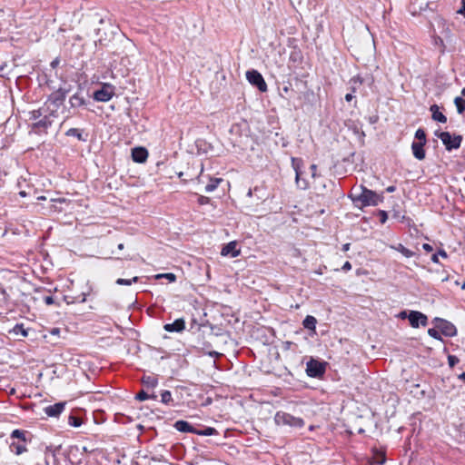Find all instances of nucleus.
<instances>
[{
	"instance_id": "e433bc0d",
	"label": "nucleus",
	"mask_w": 465,
	"mask_h": 465,
	"mask_svg": "<svg viewBox=\"0 0 465 465\" xmlns=\"http://www.w3.org/2000/svg\"><path fill=\"white\" fill-rule=\"evenodd\" d=\"M378 215H379V218H380V222L382 224L385 223L387 219H388L387 213L385 211H379Z\"/></svg>"
},
{
	"instance_id": "8fccbe9b",
	"label": "nucleus",
	"mask_w": 465,
	"mask_h": 465,
	"mask_svg": "<svg viewBox=\"0 0 465 465\" xmlns=\"http://www.w3.org/2000/svg\"><path fill=\"white\" fill-rule=\"evenodd\" d=\"M351 81V82H354V83H357V82H358V83H360V84H361V83H362V80L361 79V77H360V76L353 77Z\"/></svg>"
},
{
	"instance_id": "bf43d9fd",
	"label": "nucleus",
	"mask_w": 465,
	"mask_h": 465,
	"mask_svg": "<svg viewBox=\"0 0 465 465\" xmlns=\"http://www.w3.org/2000/svg\"><path fill=\"white\" fill-rule=\"evenodd\" d=\"M118 249L123 250L124 249V244L123 243L118 244Z\"/></svg>"
},
{
	"instance_id": "ddd939ff",
	"label": "nucleus",
	"mask_w": 465,
	"mask_h": 465,
	"mask_svg": "<svg viewBox=\"0 0 465 465\" xmlns=\"http://www.w3.org/2000/svg\"><path fill=\"white\" fill-rule=\"evenodd\" d=\"M163 329L169 332H180L185 329V322L183 319H177L173 323H167Z\"/></svg>"
},
{
	"instance_id": "bb28decb",
	"label": "nucleus",
	"mask_w": 465,
	"mask_h": 465,
	"mask_svg": "<svg viewBox=\"0 0 465 465\" xmlns=\"http://www.w3.org/2000/svg\"><path fill=\"white\" fill-rule=\"evenodd\" d=\"M83 423V420L81 418L77 417V416H74L73 414H71L69 417H68V424L70 426H73V427H80Z\"/></svg>"
},
{
	"instance_id": "5701e85b",
	"label": "nucleus",
	"mask_w": 465,
	"mask_h": 465,
	"mask_svg": "<svg viewBox=\"0 0 465 465\" xmlns=\"http://www.w3.org/2000/svg\"><path fill=\"white\" fill-rule=\"evenodd\" d=\"M222 182V178H210L209 183L205 187V191L207 193L213 192Z\"/></svg>"
},
{
	"instance_id": "c756f323",
	"label": "nucleus",
	"mask_w": 465,
	"mask_h": 465,
	"mask_svg": "<svg viewBox=\"0 0 465 465\" xmlns=\"http://www.w3.org/2000/svg\"><path fill=\"white\" fill-rule=\"evenodd\" d=\"M138 281H139V278L137 276L134 277L133 279H129V280L119 278L116 281V283L119 285H131L133 282H137Z\"/></svg>"
},
{
	"instance_id": "e2e57ef3",
	"label": "nucleus",
	"mask_w": 465,
	"mask_h": 465,
	"mask_svg": "<svg viewBox=\"0 0 465 465\" xmlns=\"http://www.w3.org/2000/svg\"><path fill=\"white\" fill-rule=\"evenodd\" d=\"M20 195L25 197V192H20Z\"/></svg>"
},
{
	"instance_id": "4be33fe9",
	"label": "nucleus",
	"mask_w": 465,
	"mask_h": 465,
	"mask_svg": "<svg viewBox=\"0 0 465 465\" xmlns=\"http://www.w3.org/2000/svg\"><path fill=\"white\" fill-rule=\"evenodd\" d=\"M391 248L400 252L407 258L414 256V252L412 251L407 249L406 247H404L401 243H399L397 245H391Z\"/></svg>"
},
{
	"instance_id": "f704fd0d",
	"label": "nucleus",
	"mask_w": 465,
	"mask_h": 465,
	"mask_svg": "<svg viewBox=\"0 0 465 465\" xmlns=\"http://www.w3.org/2000/svg\"><path fill=\"white\" fill-rule=\"evenodd\" d=\"M210 203H211V199L209 197L203 196V195H199L198 203L200 205L209 204Z\"/></svg>"
},
{
	"instance_id": "412c9836",
	"label": "nucleus",
	"mask_w": 465,
	"mask_h": 465,
	"mask_svg": "<svg viewBox=\"0 0 465 465\" xmlns=\"http://www.w3.org/2000/svg\"><path fill=\"white\" fill-rule=\"evenodd\" d=\"M316 323H317V321H316L315 317L311 316V315L306 316V318L303 320V322H302L303 327L308 330H311V331H315Z\"/></svg>"
},
{
	"instance_id": "f03ea898",
	"label": "nucleus",
	"mask_w": 465,
	"mask_h": 465,
	"mask_svg": "<svg viewBox=\"0 0 465 465\" xmlns=\"http://www.w3.org/2000/svg\"><path fill=\"white\" fill-rule=\"evenodd\" d=\"M34 435L31 431L22 429L14 430L9 435V450L15 456L28 452V445Z\"/></svg>"
},
{
	"instance_id": "a211bd4d",
	"label": "nucleus",
	"mask_w": 465,
	"mask_h": 465,
	"mask_svg": "<svg viewBox=\"0 0 465 465\" xmlns=\"http://www.w3.org/2000/svg\"><path fill=\"white\" fill-rule=\"evenodd\" d=\"M174 427L176 430L182 432H191L195 434L196 431V429L185 420L176 421Z\"/></svg>"
},
{
	"instance_id": "dca6fc26",
	"label": "nucleus",
	"mask_w": 465,
	"mask_h": 465,
	"mask_svg": "<svg viewBox=\"0 0 465 465\" xmlns=\"http://www.w3.org/2000/svg\"><path fill=\"white\" fill-rule=\"evenodd\" d=\"M425 143V142H413L411 144L413 155L418 160H423L425 158V151L423 149Z\"/></svg>"
},
{
	"instance_id": "09e8293b",
	"label": "nucleus",
	"mask_w": 465,
	"mask_h": 465,
	"mask_svg": "<svg viewBox=\"0 0 465 465\" xmlns=\"http://www.w3.org/2000/svg\"><path fill=\"white\" fill-rule=\"evenodd\" d=\"M52 202H57V203H66L67 200L65 198H58V199H52Z\"/></svg>"
},
{
	"instance_id": "1a4fd4ad",
	"label": "nucleus",
	"mask_w": 465,
	"mask_h": 465,
	"mask_svg": "<svg viewBox=\"0 0 465 465\" xmlns=\"http://www.w3.org/2000/svg\"><path fill=\"white\" fill-rule=\"evenodd\" d=\"M410 324L413 328H418L420 325L426 326L428 322L427 316L420 312L411 311L408 316Z\"/></svg>"
},
{
	"instance_id": "f8f14e48",
	"label": "nucleus",
	"mask_w": 465,
	"mask_h": 465,
	"mask_svg": "<svg viewBox=\"0 0 465 465\" xmlns=\"http://www.w3.org/2000/svg\"><path fill=\"white\" fill-rule=\"evenodd\" d=\"M241 251L237 248V243L235 242H231L227 243L223 248L222 249L221 254L223 256H231V257H237L240 254Z\"/></svg>"
},
{
	"instance_id": "b1692460",
	"label": "nucleus",
	"mask_w": 465,
	"mask_h": 465,
	"mask_svg": "<svg viewBox=\"0 0 465 465\" xmlns=\"http://www.w3.org/2000/svg\"><path fill=\"white\" fill-rule=\"evenodd\" d=\"M69 102L72 107H80L84 104V99L81 97L78 94H75L73 96H71Z\"/></svg>"
},
{
	"instance_id": "72a5a7b5",
	"label": "nucleus",
	"mask_w": 465,
	"mask_h": 465,
	"mask_svg": "<svg viewBox=\"0 0 465 465\" xmlns=\"http://www.w3.org/2000/svg\"><path fill=\"white\" fill-rule=\"evenodd\" d=\"M161 278H165L170 282H173L176 280V276L173 273H171V272H169V273H161V274L156 275V279H161Z\"/></svg>"
},
{
	"instance_id": "a18cd8bd",
	"label": "nucleus",
	"mask_w": 465,
	"mask_h": 465,
	"mask_svg": "<svg viewBox=\"0 0 465 465\" xmlns=\"http://www.w3.org/2000/svg\"><path fill=\"white\" fill-rule=\"evenodd\" d=\"M351 269V264L349 262H346L342 266L343 271H350Z\"/></svg>"
},
{
	"instance_id": "0eeeda50",
	"label": "nucleus",
	"mask_w": 465,
	"mask_h": 465,
	"mask_svg": "<svg viewBox=\"0 0 465 465\" xmlns=\"http://www.w3.org/2000/svg\"><path fill=\"white\" fill-rule=\"evenodd\" d=\"M326 371V362L311 359L306 365V373L312 378H320Z\"/></svg>"
},
{
	"instance_id": "39448f33",
	"label": "nucleus",
	"mask_w": 465,
	"mask_h": 465,
	"mask_svg": "<svg viewBox=\"0 0 465 465\" xmlns=\"http://www.w3.org/2000/svg\"><path fill=\"white\" fill-rule=\"evenodd\" d=\"M436 135L441 140L448 151L460 147L462 141L461 135H452L449 132L436 133Z\"/></svg>"
},
{
	"instance_id": "4d7b16f0",
	"label": "nucleus",
	"mask_w": 465,
	"mask_h": 465,
	"mask_svg": "<svg viewBox=\"0 0 465 465\" xmlns=\"http://www.w3.org/2000/svg\"><path fill=\"white\" fill-rule=\"evenodd\" d=\"M37 200H39V201H45V200H46V198H45V196H43V195H42V196H39V197L37 198Z\"/></svg>"
},
{
	"instance_id": "2f4dec72",
	"label": "nucleus",
	"mask_w": 465,
	"mask_h": 465,
	"mask_svg": "<svg viewBox=\"0 0 465 465\" xmlns=\"http://www.w3.org/2000/svg\"><path fill=\"white\" fill-rule=\"evenodd\" d=\"M455 327L452 324L446 322V327L443 330V333L448 336H452L455 334Z\"/></svg>"
},
{
	"instance_id": "cd10ccee",
	"label": "nucleus",
	"mask_w": 465,
	"mask_h": 465,
	"mask_svg": "<svg viewBox=\"0 0 465 465\" xmlns=\"http://www.w3.org/2000/svg\"><path fill=\"white\" fill-rule=\"evenodd\" d=\"M161 401L164 404H170L173 401L172 393L170 391H163L161 393Z\"/></svg>"
},
{
	"instance_id": "6e6552de",
	"label": "nucleus",
	"mask_w": 465,
	"mask_h": 465,
	"mask_svg": "<svg viewBox=\"0 0 465 465\" xmlns=\"http://www.w3.org/2000/svg\"><path fill=\"white\" fill-rule=\"evenodd\" d=\"M114 91L115 88L113 84L104 83L101 88L94 93L93 97L97 102H108L114 95Z\"/></svg>"
},
{
	"instance_id": "49530a36",
	"label": "nucleus",
	"mask_w": 465,
	"mask_h": 465,
	"mask_svg": "<svg viewBox=\"0 0 465 465\" xmlns=\"http://www.w3.org/2000/svg\"><path fill=\"white\" fill-rule=\"evenodd\" d=\"M461 4H462V6H461V9L460 10V13L461 15H463V16L465 17V0H462Z\"/></svg>"
},
{
	"instance_id": "2eb2a0df",
	"label": "nucleus",
	"mask_w": 465,
	"mask_h": 465,
	"mask_svg": "<svg viewBox=\"0 0 465 465\" xmlns=\"http://www.w3.org/2000/svg\"><path fill=\"white\" fill-rule=\"evenodd\" d=\"M52 121L49 119V116L46 114L44 115L43 119L35 122L32 125V129L35 132L45 131L49 126H51Z\"/></svg>"
},
{
	"instance_id": "79ce46f5",
	"label": "nucleus",
	"mask_w": 465,
	"mask_h": 465,
	"mask_svg": "<svg viewBox=\"0 0 465 465\" xmlns=\"http://www.w3.org/2000/svg\"><path fill=\"white\" fill-rule=\"evenodd\" d=\"M53 465H61L57 457V452H54V458H52Z\"/></svg>"
},
{
	"instance_id": "3c124183",
	"label": "nucleus",
	"mask_w": 465,
	"mask_h": 465,
	"mask_svg": "<svg viewBox=\"0 0 465 465\" xmlns=\"http://www.w3.org/2000/svg\"><path fill=\"white\" fill-rule=\"evenodd\" d=\"M431 261L435 263H438L439 262V258H438V254L435 253L431 256Z\"/></svg>"
},
{
	"instance_id": "c03bdc74",
	"label": "nucleus",
	"mask_w": 465,
	"mask_h": 465,
	"mask_svg": "<svg viewBox=\"0 0 465 465\" xmlns=\"http://www.w3.org/2000/svg\"><path fill=\"white\" fill-rule=\"evenodd\" d=\"M408 316H409V314L407 313V312H406V311H402V312H401L398 314V317H399L400 319H402V320H404V319L408 318Z\"/></svg>"
},
{
	"instance_id": "7c9ffc66",
	"label": "nucleus",
	"mask_w": 465,
	"mask_h": 465,
	"mask_svg": "<svg viewBox=\"0 0 465 465\" xmlns=\"http://www.w3.org/2000/svg\"><path fill=\"white\" fill-rule=\"evenodd\" d=\"M373 462L377 464H383L385 462V455L383 452H376L373 457Z\"/></svg>"
},
{
	"instance_id": "0e129e2a",
	"label": "nucleus",
	"mask_w": 465,
	"mask_h": 465,
	"mask_svg": "<svg viewBox=\"0 0 465 465\" xmlns=\"http://www.w3.org/2000/svg\"><path fill=\"white\" fill-rule=\"evenodd\" d=\"M461 289H462V290H465V282L462 283V285H461Z\"/></svg>"
},
{
	"instance_id": "423d86ee",
	"label": "nucleus",
	"mask_w": 465,
	"mask_h": 465,
	"mask_svg": "<svg viewBox=\"0 0 465 465\" xmlns=\"http://www.w3.org/2000/svg\"><path fill=\"white\" fill-rule=\"evenodd\" d=\"M246 79L248 82L257 87V89L262 92L265 93L268 90L267 84L262 75L261 73H259L257 70L252 69L246 72Z\"/></svg>"
},
{
	"instance_id": "f3484780",
	"label": "nucleus",
	"mask_w": 465,
	"mask_h": 465,
	"mask_svg": "<svg viewBox=\"0 0 465 465\" xmlns=\"http://www.w3.org/2000/svg\"><path fill=\"white\" fill-rule=\"evenodd\" d=\"M431 112V117L434 121L445 124L447 117L440 111V107L437 104H432L430 108Z\"/></svg>"
},
{
	"instance_id": "58836bf2",
	"label": "nucleus",
	"mask_w": 465,
	"mask_h": 465,
	"mask_svg": "<svg viewBox=\"0 0 465 465\" xmlns=\"http://www.w3.org/2000/svg\"><path fill=\"white\" fill-rule=\"evenodd\" d=\"M291 86H292L291 84H289L288 85L283 86L282 89V93H281V95L283 96V94H289L292 91Z\"/></svg>"
},
{
	"instance_id": "de8ad7c7",
	"label": "nucleus",
	"mask_w": 465,
	"mask_h": 465,
	"mask_svg": "<svg viewBox=\"0 0 465 465\" xmlns=\"http://www.w3.org/2000/svg\"><path fill=\"white\" fill-rule=\"evenodd\" d=\"M353 97H354V96H353V94H347L345 95V100H346L347 102H351V101L353 99Z\"/></svg>"
},
{
	"instance_id": "4468645a",
	"label": "nucleus",
	"mask_w": 465,
	"mask_h": 465,
	"mask_svg": "<svg viewBox=\"0 0 465 465\" xmlns=\"http://www.w3.org/2000/svg\"><path fill=\"white\" fill-rule=\"evenodd\" d=\"M59 447L53 445L45 446L44 450V464L37 463L35 465H50L52 458H54V452H58Z\"/></svg>"
},
{
	"instance_id": "7ed1b4c3",
	"label": "nucleus",
	"mask_w": 465,
	"mask_h": 465,
	"mask_svg": "<svg viewBox=\"0 0 465 465\" xmlns=\"http://www.w3.org/2000/svg\"><path fill=\"white\" fill-rule=\"evenodd\" d=\"M64 101V94L60 92L54 93L50 95L47 102L45 103V108H40L34 110L30 113V120H37L42 117L45 113H48L51 116H56L58 108L63 104Z\"/></svg>"
},
{
	"instance_id": "052dcab7",
	"label": "nucleus",
	"mask_w": 465,
	"mask_h": 465,
	"mask_svg": "<svg viewBox=\"0 0 465 465\" xmlns=\"http://www.w3.org/2000/svg\"><path fill=\"white\" fill-rule=\"evenodd\" d=\"M76 129H71L69 132L72 133V134H74V132H76Z\"/></svg>"
},
{
	"instance_id": "c85d7f7f",
	"label": "nucleus",
	"mask_w": 465,
	"mask_h": 465,
	"mask_svg": "<svg viewBox=\"0 0 465 465\" xmlns=\"http://www.w3.org/2000/svg\"><path fill=\"white\" fill-rule=\"evenodd\" d=\"M156 398H157V396L155 394L149 395L144 391H141L140 392H138L136 394V399L138 401H145V400H148V399L156 400Z\"/></svg>"
},
{
	"instance_id": "aec40b11",
	"label": "nucleus",
	"mask_w": 465,
	"mask_h": 465,
	"mask_svg": "<svg viewBox=\"0 0 465 465\" xmlns=\"http://www.w3.org/2000/svg\"><path fill=\"white\" fill-rule=\"evenodd\" d=\"M461 94L464 97H456L454 100V104L457 107V111L459 114H463L465 111V88L461 90Z\"/></svg>"
},
{
	"instance_id": "864d4df0",
	"label": "nucleus",
	"mask_w": 465,
	"mask_h": 465,
	"mask_svg": "<svg viewBox=\"0 0 465 465\" xmlns=\"http://www.w3.org/2000/svg\"><path fill=\"white\" fill-rule=\"evenodd\" d=\"M438 255H440L443 258H447L448 257L447 252L444 250L440 251Z\"/></svg>"
},
{
	"instance_id": "a19ab883",
	"label": "nucleus",
	"mask_w": 465,
	"mask_h": 465,
	"mask_svg": "<svg viewBox=\"0 0 465 465\" xmlns=\"http://www.w3.org/2000/svg\"><path fill=\"white\" fill-rule=\"evenodd\" d=\"M422 248H423V249H424V251H426L427 252H430L433 250L432 246H431V245H430L429 243H424V244L422 245Z\"/></svg>"
},
{
	"instance_id": "680f3d73",
	"label": "nucleus",
	"mask_w": 465,
	"mask_h": 465,
	"mask_svg": "<svg viewBox=\"0 0 465 465\" xmlns=\"http://www.w3.org/2000/svg\"><path fill=\"white\" fill-rule=\"evenodd\" d=\"M76 129H71L69 132L72 133V134H74V132H76Z\"/></svg>"
},
{
	"instance_id": "603ef678",
	"label": "nucleus",
	"mask_w": 465,
	"mask_h": 465,
	"mask_svg": "<svg viewBox=\"0 0 465 465\" xmlns=\"http://www.w3.org/2000/svg\"><path fill=\"white\" fill-rule=\"evenodd\" d=\"M58 64H59V60L56 58V59H54V60L51 63V66H52L53 68H54V67H56V66L58 65Z\"/></svg>"
},
{
	"instance_id": "6ab92c4d",
	"label": "nucleus",
	"mask_w": 465,
	"mask_h": 465,
	"mask_svg": "<svg viewBox=\"0 0 465 465\" xmlns=\"http://www.w3.org/2000/svg\"><path fill=\"white\" fill-rule=\"evenodd\" d=\"M142 382L146 389H153L158 384V379L154 375H147L143 377Z\"/></svg>"
},
{
	"instance_id": "4c0bfd02",
	"label": "nucleus",
	"mask_w": 465,
	"mask_h": 465,
	"mask_svg": "<svg viewBox=\"0 0 465 465\" xmlns=\"http://www.w3.org/2000/svg\"><path fill=\"white\" fill-rule=\"evenodd\" d=\"M428 333L430 336L435 338V339H440V334L438 332V331H436L435 329H429L428 331Z\"/></svg>"
},
{
	"instance_id": "6e6d98bb",
	"label": "nucleus",
	"mask_w": 465,
	"mask_h": 465,
	"mask_svg": "<svg viewBox=\"0 0 465 465\" xmlns=\"http://www.w3.org/2000/svg\"><path fill=\"white\" fill-rule=\"evenodd\" d=\"M203 172V165L202 164L200 175H202ZM198 181L201 182V176H199Z\"/></svg>"
},
{
	"instance_id": "c9c22d12",
	"label": "nucleus",
	"mask_w": 465,
	"mask_h": 465,
	"mask_svg": "<svg viewBox=\"0 0 465 465\" xmlns=\"http://www.w3.org/2000/svg\"><path fill=\"white\" fill-rule=\"evenodd\" d=\"M459 361H460V360L456 356H454V355L448 356V362L451 368L454 367L457 363H459Z\"/></svg>"
},
{
	"instance_id": "393cba45",
	"label": "nucleus",
	"mask_w": 465,
	"mask_h": 465,
	"mask_svg": "<svg viewBox=\"0 0 465 465\" xmlns=\"http://www.w3.org/2000/svg\"><path fill=\"white\" fill-rule=\"evenodd\" d=\"M295 172H296L295 180H296L297 186L300 189H302V190L307 189L308 188V183L305 180H302L301 178V172L299 171V168L297 166L295 167Z\"/></svg>"
},
{
	"instance_id": "473e14b6",
	"label": "nucleus",
	"mask_w": 465,
	"mask_h": 465,
	"mask_svg": "<svg viewBox=\"0 0 465 465\" xmlns=\"http://www.w3.org/2000/svg\"><path fill=\"white\" fill-rule=\"evenodd\" d=\"M415 138L419 140V142L426 143V134L425 131L421 128H419L415 133Z\"/></svg>"
},
{
	"instance_id": "f257e3e1",
	"label": "nucleus",
	"mask_w": 465,
	"mask_h": 465,
	"mask_svg": "<svg viewBox=\"0 0 465 465\" xmlns=\"http://www.w3.org/2000/svg\"><path fill=\"white\" fill-rule=\"evenodd\" d=\"M349 197L358 208L366 206H376L383 201V196L374 191L369 190L363 185L354 186L349 194Z\"/></svg>"
},
{
	"instance_id": "37998d69",
	"label": "nucleus",
	"mask_w": 465,
	"mask_h": 465,
	"mask_svg": "<svg viewBox=\"0 0 465 465\" xmlns=\"http://www.w3.org/2000/svg\"><path fill=\"white\" fill-rule=\"evenodd\" d=\"M311 171H312V176L313 178L316 177L317 165L316 164H312L311 165Z\"/></svg>"
},
{
	"instance_id": "69168bd1",
	"label": "nucleus",
	"mask_w": 465,
	"mask_h": 465,
	"mask_svg": "<svg viewBox=\"0 0 465 465\" xmlns=\"http://www.w3.org/2000/svg\"><path fill=\"white\" fill-rule=\"evenodd\" d=\"M348 248H349V244H345V245H344V249H345V250H348Z\"/></svg>"
},
{
	"instance_id": "9d476101",
	"label": "nucleus",
	"mask_w": 465,
	"mask_h": 465,
	"mask_svg": "<svg viewBox=\"0 0 465 465\" xmlns=\"http://www.w3.org/2000/svg\"><path fill=\"white\" fill-rule=\"evenodd\" d=\"M148 158V151L144 147H135L132 150V159L135 163H145Z\"/></svg>"
},
{
	"instance_id": "20e7f679",
	"label": "nucleus",
	"mask_w": 465,
	"mask_h": 465,
	"mask_svg": "<svg viewBox=\"0 0 465 465\" xmlns=\"http://www.w3.org/2000/svg\"><path fill=\"white\" fill-rule=\"evenodd\" d=\"M274 421L277 425H287L295 428H302L304 420L302 418L294 417L284 411H277L274 416Z\"/></svg>"
},
{
	"instance_id": "9b49d317",
	"label": "nucleus",
	"mask_w": 465,
	"mask_h": 465,
	"mask_svg": "<svg viewBox=\"0 0 465 465\" xmlns=\"http://www.w3.org/2000/svg\"><path fill=\"white\" fill-rule=\"evenodd\" d=\"M65 402H57L44 409L45 413L49 417H58L64 410Z\"/></svg>"
},
{
	"instance_id": "13d9d810",
	"label": "nucleus",
	"mask_w": 465,
	"mask_h": 465,
	"mask_svg": "<svg viewBox=\"0 0 465 465\" xmlns=\"http://www.w3.org/2000/svg\"><path fill=\"white\" fill-rule=\"evenodd\" d=\"M387 191L388 192H393L394 191V187L393 186H390L387 188Z\"/></svg>"
},
{
	"instance_id": "a878e982",
	"label": "nucleus",
	"mask_w": 465,
	"mask_h": 465,
	"mask_svg": "<svg viewBox=\"0 0 465 465\" xmlns=\"http://www.w3.org/2000/svg\"><path fill=\"white\" fill-rule=\"evenodd\" d=\"M195 434L203 436H212L218 434V432L214 428L206 427L204 430H196Z\"/></svg>"
},
{
	"instance_id": "ea45409f",
	"label": "nucleus",
	"mask_w": 465,
	"mask_h": 465,
	"mask_svg": "<svg viewBox=\"0 0 465 465\" xmlns=\"http://www.w3.org/2000/svg\"><path fill=\"white\" fill-rule=\"evenodd\" d=\"M44 301L47 305H51L54 303V299L52 296H45Z\"/></svg>"
},
{
	"instance_id": "5fc2aeb1",
	"label": "nucleus",
	"mask_w": 465,
	"mask_h": 465,
	"mask_svg": "<svg viewBox=\"0 0 465 465\" xmlns=\"http://www.w3.org/2000/svg\"><path fill=\"white\" fill-rule=\"evenodd\" d=\"M459 378L465 382V372L461 373Z\"/></svg>"
}]
</instances>
